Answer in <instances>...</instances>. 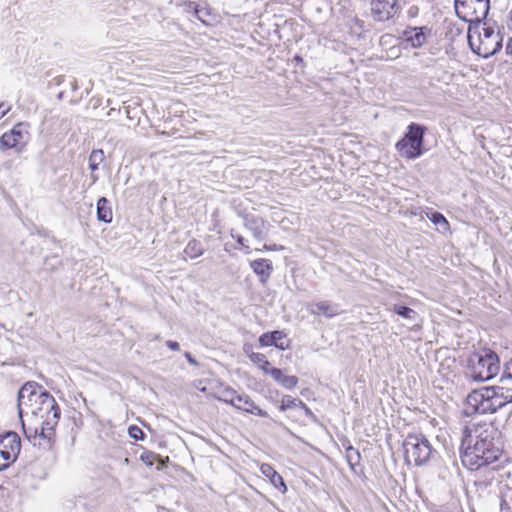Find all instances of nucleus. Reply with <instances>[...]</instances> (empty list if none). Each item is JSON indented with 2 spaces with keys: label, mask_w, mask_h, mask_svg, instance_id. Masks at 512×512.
Instances as JSON below:
<instances>
[{
  "label": "nucleus",
  "mask_w": 512,
  "mask_h": 512,
  "mask_svg": "<svg viewBox=\"0 0 512 512\" xmlns=\"http://www.w3.org/2000/svg\"><path fill=\"white\" fill-rule=\"evenodd\" d=\"M500 431L490 422L472 419L465 426L461 444V461L470 470L487 473L490 480L502 455Z\"/></svg>",
  "instance_id": "f257e3e1"
},
{
  "label": "nucleus",
  "mask_w": 512,
  "mask_h": 512,
  "mask_svg": "<svg viewBox=\"0 0 512 512\" xmlns=\"http://www.w3.org/2000/svg\"><path fill=\"white\" fill-rule=\"evenodd\" d=\"M41 420L47 417L60 418V408L54 397L36 382L25 383L18 392V413L22 417L24 409Z\"/></svg>",
  "instance_id": "f03ea898"
},
{
  "label": "nucleus",
  "mask_w": 512,
  "mask_h": 512,
  "mask_svg": "<svg viewBox=\"0 0 512 512\" xmlns=\"http://www.w3.org/2000/svg\"><path fill=\"white\" fill-rule=\"evenodd\" d=\"M512 402V393L502 386H487L473 390L467 397V406L472 413H495Z\"/></svg>",
  "instance_id": "7ed1b4c3"
},
{
  "label": "nucleus",
  "mask_w": 512,
  "mask_h": 512,
  "mask_svg": "<svg viewBox=\"0 0 512 512\" xmlns=\"http://www.w3.org/2000/svg\"><path fill=\"white\" fill-rule=\"evenodd\" d=\"M500 370L498 355L493 351L474 353L468 360L467 377L474 382H485L494 378Z\"/></svg>",
  "instance_id": "20e7f679"
},
{
  "label": "nucleus",
  "mask_w": 512,
  "mask_h": 512,
  "mask_svg": "<svg viewBox=\"0 0 512 512\" xmlns=\"http://www.w3.org/2000/svg\"><path fill=\"white\" fill-rule=\"evenodd\" d=\"M403 449L406 464L415 466L425 465L436 452L422 433H409L404 439Z\"/></svg>",
  "instance_id": "39448f33"
},
{
  "label": "nucleus",
  "mask_w": 512,
  "mask_h": 512,
  "mask_svg": "<svg viewBox=\"0 0 512 512\" xmlns=\"http://www.w3.org/2000/svg\"><path fill=\"white\" fill-rule=\"evenodd\" d=\"M408 131L399 140L395 148L406 159H416L423 154V142L426 128L416 123L408 126Z\"/></svg>",
  "instance_id": "423d86ee"
},
{
  "label": "nucleus",
  "mask_w": 512,
  "mask_h": 512,
  "mask_svg": "<svg viewBox=\"0 0 512 512\" xmlns=\"http://www.w3.org/2000/svg\"><path fill=\"white\" fill-rule=\"evenodd\" d=\"M454 7L459 19L479 24L488 15L490 0H455Z\"/></svg>",
  "instance_id": "0eeeda50"
},
{
  "label": "nucleus",
  "mask_w": 512,
  "mask_h": 512,
  "mask_svg": "<svg viewBox=\"0 0 512 512\" xmlns=\"http://www.w3.org/2000/svg\"><path fill=\"white\" fill-rule=\"evenodd\" d=\"M21 450V440L16 432L9 431L0 436V471L14 463Z\"/></svg>",
  "instance_id": "6e6552de"
},
{
  "label": "nucleus",
  "mask_w": 512,
  "mask_h": 512,
  "mask_svg": "<svg viewBox=\"0 0 512 512\" xmlns=\"http://www.w3.org/2000/svg\"><path fill=\"white\" fill-rule=\"evenodd\" d=\"M27 125L24 123L16 124L9 132L0 137V146L3 149H16L20 151L28 142Z\"/></svg>",
  "instance_id": "1a4fd4ad"
},
{
  "label": "nucleus",
  "mask_w": 512,
  "mask_h": 512,
  "mask_svg": "<svg viewBox=\"0 0 512 512\" xmlns=\"http://www.w3.org/2000/svg\"><path fill=\"white\" fill-rule=\"evenodd\" d=\"M398 0H371L370 13L374 21L385 22L400 12Z\"/></svg>",
  "instance_id": "9d476101"
},
{
  "label": "nucleus",
  "mask_w": 512,
  "mask_h": 512,
  "mask_svg": "<svg viewBox=\"0 0 512 512\" xmlns=\"http://www.w3.org/2000/svg\"><path fill=\"white\" fill-rule=\"evenodd\" d=\"M468 42L472 51L479 56L488 58L498 52L502 47V38L500 34H494L490 38H481L476 46L474 37L471 35V28L468 32Z\"/></svg>",
  "instance_id": "9b49d317"
},
{
  "label": "nucleus",
  "mask_w": 512,
  "mask_h": 512,
  "mask_svg": "<svg viewBox=\"0 0 512 512\" xmlns=\"http://www.w3.org/2000/svg\"><path fill=\"white\" fill-rule=\"evenodd\" d=\"M244 226L257 240H263L268 235V225L261 217L246 215L244 217Z\"/></svg>",
  "instance_id": "f8f14e48"
},
{
  "label": "nucleus",
  "mask_w": 512,
  "mask_h": 512,
  "mask_svg": "<svg viewBox=\"0 0 512 512\" xmlns=\"http://www.w3.org/2000/svg\"><path fill=\"white\" fill-rule=\"evenodd\" d=\"M307 311L311 315H323L326 318H333L340 313L339 306L327 300L309 303L307 305Z\"/></svg>",
  "instance_id": "ddd939ff"
},
{
  "label": "nucleus",
  "mask_w": 512,
  "mask_h": 512,
  "mask_svg": "<svg viewBox=\"0 0 512 512\" xmlns=\"http://www.w3.org/2000/svg\"><path fill=\"white\" fill-rule=\"evenodd\" d=\"M234 407L238 410L254 414L263 418L268 417V413L262 410L260 407H258L247 394L238 395Z\"/></svg>",
  "instance_id": "4468645a"
},
{
  "label": "nucleus",
  "mask_w": 512,
  "mask_h": 512,
  "mask_svg": "<svg viewBox=\"0 0 512 512\" xmlns=\"http://www.w3.org/2000/svg\"><path fill=\"white\" fill-rule=\"evenodd\" d=\"M285 337L286 334L280 330L266 332L259 337V343L263 347L275 346L281 350H285L288 348V344H284L282 341Z\"/></svg>",
  "instance_id": "2eb2a0df"
},
{
  "label": "nucleus",
  "mask_w": 512,
  "mask_h": 512,
  "mask_svg": "<svg viewBox=\"0 0 512 512\" xmlns=\"http://www.w3.org/2000/svg\"><path fill=\"white\" fill-rule=\"evenodd\" d=\"M253 272L260 277V281L265 283L273 271L272 262L268 259H257L250 262Z\"/></svg>",
  "instance_id": "dca6fc26"
},
{
  "label": "nucleus",
  "mask_w": 512,
  "mask_h": 512,
  "mask_svg": "<svg viewBox=\"0 0 512 512\" xmlns=\"http://www.w3.org/2000/svg\"><path fill=\"white\" fill-rule=\"evenodd\" d=\"M59 418L47 417L41 420L38 425V441L44 440L47 445H50L51 437L54 433V427L57 425Z\"/></svg>",
  "instance_id": "f3484780"
},
{
  "label": "nucleus",
  "mask_w": 512,
  "mask_h": 512,
  "mask_svg": "<svg viewBox=\"0 0 512 512\" xmlns=\"http://www.w3.org/2000/svg\"><path fill=\"white\" fill-rule=\"evenodd\" d=\"M262 474L268 478L271 484L281 491L285 493L287 491V487L284 483L282 476L269 464H262L260 467Z\"/></svg>",
  "instance_id": "a211bd4d"
},
{
  "label": "nucleus",
  "mask_w": 512,
  "mask_h": 512,
  "mask_svg": "<svg viewBox=\"0 0 512 512\" xmlns=\"http://www.w3.org/2000/svg\"><path fill=\"white\" fill-rule=\"evenodd\" d=\"M97 219L104 223H110L112 221V209L107 198L101 197L97 201Z\"/></svg>",
  "instance_id": "6ab92c4d"
},
{
  "label": "nucleus",
  "mask_w": 512,
  "mask_h": 512,
  "mask_svg": "<svg viewBox=\"0 0 512 512\" xmlns=\"http://www.w3.org/2000/svg\"><path fill=\"white\" fill-rule=\"evenodd\" d=\"M423 29H424L423 27L411 28L410 30L405 31L407 40L415 48L422 47L424 45V43L426 42V35L424 34Z\"/></svg>",
  "instance_id": "aec40b11"
},
{
  "label": "nucleus",
  "mask_w": 512,
  "mask_h": 512,
  "mask_svg": "<svg viewBox=\"0 0 512 512\" xmlns=\"http://www.w3.org/2000/svg\"><path fill=\"white\" fill-rule=\"evenodd\" d=\"M391 311L412 322H414L418 317V314L415 310L400 304H394L391 308Z\"/></svg>",
  "instance_id": "412c9836"
},
{
  "label": "nucleus",
  "mask_w": 512,
  "mask_h": 512,
  "mask_svg": "<svg viewBox=\"0 0 512 512\" xmlns=\"http://www.w3.org/2000/svg\"><path fill=\"white\" fill-rule=\"evenodd\" d=\"M203 252L204 248L202 244L195 239L189 241L186 248L184 249L185 255L191 259L201 256Z\"/></svg>",
  "instance_id": "4be33fe9"
},
{
  "label": "nucleus",
  "mask_w": 512,
  "mask_h": 512,
  "mask_svg": "<svg viewBox=\"0 0 512 512\" xmlns=\"http://www.w3.org/2000/svg\"><path fill=\"white\" fill-rule=\"evenodd\" d=\"M360 459L361 455L358 449L353 446L346 448V460L353 471H355V466L359 465Z\"/></svg>",
  "instance_id": "5701e85b"
},
{
  "label": "nucleus",
  "mask_w": 512,
  "mask_h": 512,
  "mask_svg": "<svg viewBox=\"0 0 512 512\" xmlns=\"http://www.w3.org/2000/svg\"><path fill=\"white\" fill-rule=\"evenodd\" d=\"M104 159V152L101 149L93 150L89 156V168L91 171H96Z\"/></svg>",
  "instance_id": "b1692460"
},
{
  "label": "nucleus",
  "mask_w": 512,
  "mask_h": 512,
  "mask_svg": "<svg viewBox=\"0 0 512 512\" xmlns=\"http://www.w3.org/2000/svg\"><path fill=\"white\" fill-rule=\"evenodd\" d=\"M22 428L25 434V437L34 445L41 446L42 443L38 441V426H28L26 427L24 422L22 421Z\"/></svg>",
  "instance_id": "393cba45"
},
{
  "label": "nucleus",
  "mask_w": 512,
  "mask_h": 512,
  "mask_svg": "<svg viewBox=\"0 0 512 512\" xmlns=\"http://www.w3.org/2000/svg\"><path fill=\"white\" fill-rule=\"evenodd\" d=\"M238 394L236 391L230 387H226L222 392L221 395L217 396V399L219 401L225 402L227 404H230L234 407L236 404V398Z\"/></svg>",
  "instance_id": "a878e982"
},
{
  "label": "nucleus",
  "mask_w": 512,
  "mask_h": 512,
  "mask_svg": "<svg viewBox=\"0 0 512 512\" xmlns=\"http://www.w3.org/2000/svg\"><path fill=\"white\" fill-rule=\"evenodd\" d=\"M300 406H304V402L302 400L293 398L289 395H286L282 398L281 405H280L279 409L281 411H286L288 409H292V408L300 407Z\"/></svg>",
  "instance_id": "bb28decb"
},
{
  "label": "nucleus",
  "mask_w": 512,
  "mask_h": 512,
  "mask_svg": "<svg viewBox=\"0 0 512 512\" xmlns=\"http://www.w3.org/2000/svg\"><path fill=\"white\" fill-rule=\"evenodd\" d=\"M249 359L253 363L257 364L263 372L268 371V368L270 367V362L267 360L264 354L252 352L249 355Z\"/></svg>",
  "instance_id": "cd10ccee"
},
{
  "label": "nucleus",
  "mask_w": 512,
  "mask_h": 512,
  "mask_svg": "<svg viewBox=\"0 0 512 512\" xmlns=\"http://www.w3.org/2000/svg\"><path fill=\"white\" fill-rule=\"evenodd\" d=\"M430 220L439 227V229L446 231L449 228V223L446 218L439 212H433L430 216Z\"/></svg>",
  "instance_id": "c85d7f7f"
},
{
  "label": "nucleus",
  "mask_w": 512,
  "mask_h": 512,
  "mask_svg": "<svg viewBox=\"0 0 512 512\" xmlns=\"http://www.w3.org/2000/svg\"><path fill=\"white\" fill-rule=\"evenodd\" d=\"M278 383L285 389H292L298 384V378L296 376L283 375Z\"/></svg>",
  "instance_id": "c756f323"
},
{
  "label": "nucleus",
  "mask_w": 512,
  "mask_h": 512,
  "mask_svg": "<svg viewBox=\"0 0 512 512\" xmlns=\"http://www.w3.org/2000/svg\"><path fill=\"white\" fill-rule=\"evenodd\" d=\"M128 434L131 438L135 440H143L145 437V433L136 425H132L129 427Z\"/></svg>",
  "instance_id": "7c9ffc66"
},
{
  "label": "nucleus",
  "mask_w": 512,
  "mask_h": 512,
  "mask_svg": "<svg viewBox=\"0 0 512 512\" xmlns=\"http://www.w3.org/2000/svg\"><path fill=\"white\" fill-rule=\"evenodd\" d=\"M494 34H500L499 32H495L491 27H484L482 32H480L477 36V41L481 40V38H490Z\"/></svg>",
  "instance_id": "2f4dec72"
},
{
  "label": "nucleus",
  "mask_w": 512,
  "mask_h": 512,
  "mask_svg": "<svg viewBox=\"0 0 512 512\" xmlns=\"http://www.w3.org/2000/svg\"><path fill=\"white\" fill-rule=\"evenodd\" d=\"M265 374H269L272 376V378L278 383L282 376L284 375L282 370L279 368H268L267 372H264Z\"/></svg>",
  "instance_id": "473e14b6"
},
{
  "label": "nucleus",
  "mask_w": 512,
  "mask_h": 512,
  "mask_svg": "<svg viewBox=\"0 0 512 512\" xmlns=\"http://www.w3.org/2000/svg\"><path fill=\"white\" fill-rule=\"evenodd\" d=\"M166 346L173 351L180 350V345L177 341L168 340L166 341Z\"/></svg>",
  "instance_id": "72a5a7b5"
},
{
  "label": "nucleus",
  "mask_w": 512,
  "mask_h": 512,
  "mask_svg": "<svg viewBox=\"0 0 512 512\" xmlns=\"http://www.w3.org/2000/svg\"><path fill=\"white\" fill-rule=\"evenodd\" d=\"M232 237H233L234 239H236L237 243H238V244H240L243 248L249 249V246H247V245L245 244L246 240H245V238H244L243 236H241V235H234V234L232 233Z\"/></svg>",
  "instance_id": "f704fd0d"
},
{
  "label": "nucleus",
  "mask_w": 512,
  "mask_h": 512,
  "mask_svg": "<svg viewBox=\"0 0 512 512\" xmlns=\"http://www.w3.org/2000/svg\"><path fill=\"white\" fill-rule=\"evenodd\" d=\"M504 374L508 378H512V359L509 362L506 363Z\"/></svg>",
  "instance_id": "c9c22d12"
},
{
  "label": "nucleus",
  "mask_w": 512,
  "mask_h": 512,
  "mask_svg": "<svg viewBox=\"0 0 512 512\" xmlns=\"http://www.w3.org/2000/svg\"><path fill=\"white\" fill-rule=\"evenodd\" d=\"M282 249H283L282 246H278L276 244H274V245L264 244V246H263V250H267V251H277V250H282Z\"/></svg>",
  "instance_id": "e433bc0d"
},
{
  "label": "nucleus",
  "mask_w": 512,
  "mask_h": 512,
  "mask_svg": "<svg viewBox=\"0 0 512 512\" xmlns=\"http://www.w3.org/2000/svg\"><path fill=\"white\" fill-rule=\"evenodd\" d=\"M500 510L501 512H509L510 510L509 504L504 498H501Z\"/></svg>",
  "instance_id": "4c0bfd02"
},
{
  "label": "nucleus",
  "mask_w": 512,
  "mask_h": 512,
  "mask_svg": "<svg viewBox=\"0 0 512 512\" xmlns=\"http://www.w3.org/2000/svg\"><path fill=\"white\" fill-rule=\"evenodd\" d=\"M300 408H302V409L304 410L305 414H306L308 417H310V418H312V419H314V418H315L314 413L312 412V410H311V409H310V408H309L305 403H304V406H300Z\"/></svg>",
  "instance_id": "58836bf2"
},
{
  "label": "nucleus",
  "mask_w": 512,
  "mask_h": 512,
  "mask_svg": "<svg viewBox=\"0 0 512 512\" xmlns=\"http://www.w3.org/2000/svg\"><path fill=\"white\" fill-rule=\"evenodd\" d=\"M185 357L190 364L197 365V361L191 356V354L189 352L185 353Z\"/></svg>",
  "instance_id": "ea45409f"
},
{
  "label": "nucleus",
  "mask_w": 512,
  "mask_h": 512,
  "mask_svg": "<svg viewBox=\"0 0 512 512\" xmlns=\"http://www.w3.org/2000/svg\"><path fill=\"white\" fill-rule=\"evenodd\" d=\"M418 13V7L416 6H411L408 10V14L411 16V17H414L415 15H417Z\"/></svg>",
  "instance_id": "a19ab883"
},
{
  "label": "nucleus",
  "mask_w": 512,
  "mask_h": 512,
  "mask_svg": "<svg viewBox=\"0 0 512 512\" xmlns=\"http://www.w3.org/2000/svg\"><path fill=\"white\" fill-rule=\"evenodd\" d=\"M506 53L512 55V38H510L509 42L507 43Z\"/></svg>",
  "instance_id": "79ce46f5"
},
{
  "label": "nucleus",
  "mask_w": 512,
  "mask_h": 512,
  "mask_svg": "<svg viewBox=\"0 0 512 512\" xmlns=\"http://www.w3.org/2000/svg\"><path fill=\"white\" fill-rule=\"evenodd\" d=\"M92 184H94L96 181H98V176L94 173L91 174Z\"/></svg>",
  "instance_id": "37998d69"
},
{
  "label": "nucleus",
  "mask_w": 512,
  "mask_h": 512,
  "mask_svg": "<svg viewBox=\"0 0 512 512\" xmlns=\"http://www.w3.org/2000/svg\"><path fill=\"white\" fill-rule=\"evenodd\" d=\"M194 10H195V15L200 18V15H199V10L197 9V6L195 5L194 7Z\"/></svg>",
  "instance_id": "c03bdc74"
},
{
  "label": "nucleus",
  "mask_w": 512,
  "mask_h": 512,
  "mask_svg": "<svg viewBox=\"0 0 512 512\" xmlns=\"http://www.w3.org/2000/svg\"><path fill=\"white\" fill-rule=\"evenodd\" d=\"M126 113H127V116H128V117H130V116H129V110H128V108H126Z\"/></svg>",
  "instance_id": "a18cd8bd"
},
{
  "label": "nucleus",
  "mask_w": 512,
  "mask_h": 512,
  "mask_svg": "<svg viewBox=\"0 0 512 512\" xmlns=\"http://www.w3.org/2000/svg\"><path fill=\"white\" fill-rule=\"evenodd\" d=\"M124 462H125V463H128V462H129V459H128V458H125V459H124Z\"/></svg>",
  "instance_id": "49530a36"
}]
</instances>
